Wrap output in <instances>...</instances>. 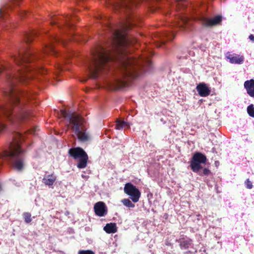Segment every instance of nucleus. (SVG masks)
Returning a JSON list of instances; mask_svg holds the SVG:
<instances>
[{"label": "nucleus", "mask_w": 254, "mask_h": 254, "mask_svg": "<svg viewBox=\"0 0 254 254\" xmlns=\"http://www.w3.org/2000/svg\"><path fill=\"white\" fill-rule=\"evenodd\" d=\"M113 46L118 49L115 54L102 46L98 47L93 54V59L88 68L93 78L97 74L112 64H116L120 70V74L116 81V88L121 89L127 84L126 78H135L144 72L149 71L151 62L146 58L140 60L132 59L123 53L121 49L127 42L122 30L116 29L113 32Z\"/></svg>", "instance_id": "nucleus-1"}, {"label": "nucleus", "mask_w": 254, "mask_h": 254, "mask_svg": "<svg viewBox=\"0 0 254 254\" xmlns=\"http://www.w3.org/2000/svg\"><path fill=\"white\" fill-rule=\"evenodd\" d=\"M26 70H28V67H26L23 71L19 69L16 75L9 77L8 82L11 87L6 92L8 98V103L0 107V131L2 130L5 127L3 123V118L15 124L24 121L30 116V113L23 108L22 104L19 102L20 95L23 96L24 93L14 89L12 87L14 85L13 80L23 81L25 80Z\"/></svg>", "instance_id": "nucleus-2"}, {"label": "nucleus", "mask_w": 254, "mask_h": 254, "mask_svg": "<svg viewBox=\"0 0 254 254\" xmlns=\"http://www.w3.org/2000/svg\"><path fill=\"white\" fill-rule=\"evenodd\" d=\"M23 137L21 134L16 133L13 142L9 146V150H4L0 153V159L9 160L12 167L18 171H22L25 166L23 150L20 144Z\"/></svg>", "instance_id": "nucleus-3"}, {"label": "nucleus", "mask_w": 254, "mask_h": 254, "mask_svg": "<svg viewBox=\"0 0 254 254\" xmlns=\"http://www.w3.org/2000/svg\"><path fill=\"white\" fill-rule=\"evenodd\" d=\"M61 115L68 122V126L81 141L88 140L89 136L84 127V120L74 112L67 113L65 110L61 111Z\"/></svg>", "instance_id": "nucleus-4"}, {"label": "nucleus", "mask_w": 254, "mask_h": 254, "mask_svg": "<svg viewBox=\"0 0 254 254\" xmlns=\"http://www.w3.org/2000/svg\"><path fill=\"white\" fill-rule=\"evenodd\" d=\"M69 155L74 159L79 158L78 164V168H84L87 166V162L88 159L86 153L80 148H73L69 149Z\"/></svg>", "instance_id": "nucleus-5"}, {"label": "nucleus", "mask_w": 254, "mask_h": 254, "mask_svg": "<svg viewBox=\"0 0 254 254\" xmlns=\"http://www.w3.org/2000/svg\"><path fill=\"white\" fill-rule=\"evenodd\" d=\"M206 157L200 152L195 153L190 161V168L192 171L195 173H198L202 168L201 164H205L206 162Z\"/></svg>", "instance_id": "nucleus-6"}, {"label": "nucleus", "mask_w": 254, "mask_h": 254, "mask_svg": "<svg viewBox=\"0 0 254 254\" xmlns=\"http://www.w3.org/2000/svg\"><path fill=\"white\" fill-rule=\"evenodd\" d=\"M34 53L30 51H27L24 54H19L18 56H14V60L17 64H24V67L26 66L25 64L31 62L35 59Z\"/></svg>", "instance_id": "nucleus-7"}, {"label": "nucleus", "mask_w": 254, "mask_h": 254, "mask_svg": "<svg viewBox=\"0 0 254 254\" xmlns=\"http://www.w3.org/2000/svg\"><path fill=\"white\" fill-rule=\"evenodd\" d=\"M124 191L130 196V198L134 202H137L140 197V192L131 183H127L124 187Z\"/></svg>", "instance_id": "nucleus-8"}, {"label": "nucleus", "mask_w": 254, "mask_h": 254, "mask_svg": "<svg viewBox=\"0 0 254 254\" xmlns=\"http://www.w3.org/2000/svg\"><path fill=\"white\" fill-rule=\"evenodd\" d=\"M200 21L204 26H211L219 23L221 21V17L218 15L213 18H208L202 16L200 18Z\"/></svg>", "instance_id": "nucleus-9"}, {"label": "nucleus", "mask_w": 254, "mask_h": 254, "mask_svg": "<svg viewBox=\"0 0 254 254\" xmlns=\"http://www.w3.org/2000/svg\"><path fill=\"white\" fill-rule=\"evenodd\" d=\"M94 212L96 215L102 217L107 213V208L102 201L96 203L94 206Z\"/></svg>", "instance_id": "nucleus-10"}, {"label": "nucleus", "mask_w": 254, "mask_h": 254, "mask_svg": "<svg viewBox=\"0 0 254 254\" xmlns=\"http://www.w3.org/2000/svg\"><path fill=\"white\" fill-rule=\"evenodd\" d=\"M226 57L231 64H241L244 61V57L243 56L237 54H231L229 53H227Z\"/></svg>", "instance_id": "nucleus-11"}, {"label": "nucleus", "mask_w": 254, "mask_h": 254, "mask_svg": "<svg viewBox=\"0 0 254 254\" xmlns=\"http://www.w3.org/2000/svg\"><path fill=\"white\" fill-rule=\"evenodd\" d=\"M199 95L201 97H206L210 93V89L204 83H200L196 87Z\"/></svg>", "instance_id": "nucleus-12"}, {"label": "nucleus", "mask_w": 254, "mask_h": 254, "mask_svg": "<svg viewBox=\"0 0 254 254\" xmlns=\"http://www.w3.org/2000/svg\"><path fill=\"white\" fill-rule=\"evenodd\" d=\"M132 0H119L118 2L111 3L112 6L116 9L121 8L123 10L129 9L130 6L129 4Z\"/></svg>", "instance_id": "nucleus-13"}, {"label": "nucleus", "mask_w": 254, "mask_h": 254, "mask_svg": "<svg viewBox=\"0 0 254 254\" xmlns=\"http://www.w3.org/2000/svg\"><path fill=\"white\" fill-rule=\"evenodd\" d=\"M244 87L247 93L252 97H254V80H247L244 83Z\"/></svg>", "instance_id": "nucleus-14"}, {"label": "nucleus", "mask_w": 254, "mask_h": 254, "mask_svg": "<svg viewBox=\"0 0 254 254\" xmlns=\"http://www.w3.org/2000/svg\"><path fill=\"white\" fill-rule=\"evenodd\" d=\"M180 21L177 24L178 27L181 30L184 31H187L188 28L190 25L188 23V18L186 16H181Z\"/></svg>", "instance_id": "nucleus-15"}, {"label": "nucleus", "mask_w": 254, "mask_h": 254, "mask_svg": "<svg viewBox=\"0 0 254 254\" xmlns=\"http://www.w3.org/2000/svg\"><path fill=\"white\" fill-rule=\"evenodd\" d=\"M57 177L54 174L47 175L45 176L43 179V183L46 185L51 186L55 183Z\"/></svg>", "instance_id": "nucleus-16"}, {"label": "nucleus", "mask_w": 254, "mask_h": 254, "mask_svg": "<svg viewBox=\"0 0 254 254\" xmlns=\"http://www.w3.org/2000/svg\"><path fill=\"white\" fill-rule=\"evenodd\" d=\"M103 229L108 234L115 233L117 231L116 224L113 223L107 224Z\"/></svg>", "instance_id": "nucleus-17"}, {"label": "nucleus", "mask_w": 254, "mask_h": 254, "mask_svg": "<svg viewBox=\"0 0 254 254\" xmlns=\"http://www.w3.org/2000/svg\"><path fill=\"white\" fill-rule=\"evenodd\" d=\"M130 124L129 123L125 122L124 121L118 120L117 121L116 124V128L117 129H121L123 128H129Z\"/></svg>", "instance_id": "nucleus-18"}, {"label": "nucleus", "mask_w": 254, "mask_h": 254, "mask_svg": "<svg viewBox=\"0 0 254 254\" xmlns=\"http://www.w3.org/2000/svg\"><path fill=\"white\" fill-rule=\"evenodd\" d=\"M59 41V40L56 37L52 38L51 43L46 46V49L45 50V52H51L53 54L55 53L56 51L54 49L53 42L54 41L58 42Z\"/></svg>", "instance_id": "nucleus-19"}, {"label": "nucleus", "mask_w": 254, "mask_h": 254, "mask_svg": "<svg viewBox=\"0 0 254 254\" xmlns=\"http://www.w3.org/2000/svg\"><path fill=\"white\" fill-rule=\"evenodd\" d=\"M180 246L181 249L186 250L193 246L192 241L190 239L184 240L180 242Z\"/></svg>", "instance_id": "nucleus-20"}, {"label": "nucleus", "mask_w": 254, "mask_h": 254, "mask_svg": "<svg viewBox=\"0 0 254 254\" xmlns=\"http://www.w3.org/2000/svg\"><path fill=\"white\" fill-rule=\"evenodd\" d=\"M163 37H167L168 38V39L169 40H171L173 39L174 37V33H165L163 36H161L160 37V43L158 44L157 45V47H160L161 45L164 44L165 43V40L163 38Z\"/></svg>", "instance_id": "nucleus-21"}, {"label": "nucleus", "mask_w": 254, "mask_h": 254, "mask_svg": "<svg viewBox=\"0 0 254 254\" xmlns=\"http://www.w3.org/2000/svg\"><path fill=\"white\" fill-rule=\"evenodd\" d=\"M122 202L123 204L129 208H133L134 207V204H133L131 201L128 198H125L122 200Z\"/></svg>", "instance_id": "nucleus-22"}, {"label": "nucleus", "mask_w": 254, "mask_h": 254, "mask_svg": "<svg viewBox=\"0 0 254 254\" xmlns=\"http://www.w3.org/2000/svg\"><path fill=\"white\" fill-rule=\"evenodd\" d=\"M247 112L250 117L254 118V106L253 104H251L248 107Z\"/></svg>", "instance_id": "nucleus-23"}, {"label": "nucleus", "mask_w": 254, "mask_h": 254, "mask_svg": "<svg viewBox=\"0 0 254 254\" xmlns=\"http://www.w3.org/2000/svg\"><path fill=\"white\" fill-rule=\"evenodd\" d=\"M25 222L26 223H29L32 221L31 215L30 213L25 212L23 214Z\"/></svg>", "instance_id": "nucleus-24"}, {"label": "nucleus", "mask_w": 254, "mask_h": 254, "mask_svg": "<svg viewBox=\"0 0 254 254\" xmlns=\"http://www.w3.org/2000/svg\"><path fill=\"white\" fill-rule=\"evenodd\" d=\"M78 254H95L91 250H80L78 251Z\"/></svg>", "instance_id": "nucleus-25"}, {"label": "nucleus", "mask_w": 254, "mask_h": 254, "mask_svg": "<svg viewBox=\"0 0 254 254\" xmlns=\"http://www.w3.org/2000/svg\"><path fill=\"white\" fill-rule=\"evenodd\" d=\"M245 184L247 188L249 189H251L253 188V185L252 182L249 179H247Z\"/></svg>", "instance_id": "nucleus-26"}, {"label": "nucleus", "mask_w": 254, "mask_h": 254, "mask_svg": "<svg viewBox=\"0 0 254 254\" xmlns=\"http://www.w3.org/2000/svg\"><path fill=\"white\" fill-rule=\"evenodd\" d=\"M210 173V171L209 170H208L207 168H204L203 169L202 172H199V175H208Z\"/></svg>", "instance_id": "nucleus-27"}, {"label": "nucleus", "mask_w": 254, "mask_h": 254, "mask_svg": "<svg viewBox=\"0 0 254 254\" xmlns=\"http://www.w3.org/2000/svg\"><path fill=\"white\" fill-rule=\"evenodd\" d=\"M34 34V33L27 34V41H26L27 42H28L31 40L32 37L33 36V35Z\"/></svg>", "instance_id": "nucleus-28"}, {"label": "nucleus", "mask_w": 254, "mask_h": 254, "mask_svg": "<svg viewBox=\"0 0 254 254\" xmlns=\"http://www.w3.org/2000/svg\"><path fill=\"white\" fill-rule=\"evenodd\" d=\"M249 39L251 41H252L253 42H254V35H253V34H251L250 36H249Z\"/></svg>", "instance_id": "nucleus-29"}, {"label": "nucleus", "mask_w": 254, "mask_h": 254, "mask_svg": "<svg viewBox=\"0 0 254 254\" xmlns=\"http://www.w3.org/2000/svg\"><path fill=\"white\" fill-rule=\"evenodd\" d=\"M5 68V67L4 66H3V65L1 64L0 65V72L2 70H3Z\"/></svg>", "instance_id": "nucleus-30"}, {"label": "nucleus", "mask_w": 254, "mask_h": 254, "mask_svg": "<svg viewBox=\"0 0 254 254\" xmlns=\"http://www.w3.org/2000/svg\"><path fill=\"white\" fill-rule=\"evenodd\" d=\"M51 24H57V20H56V19H53V20L51 21Z\"/></svg>", "instance_id": "nucleus-31"}, {"label": "nucleus", "mask_w": 254, "mask_h": 254, "mask_svg": "<svg viewBox=\"0 0 254 254\" xmlns=\"http://www.w3.org/2000/svg\"><path fill=\"white\" fill-rule=\"evenodd\" d=\"M65 23H66V24L68 26H70V24L69 23H68V21H67V19H66L65 21Z\"/></svg>", "instance_id": "nucleus-32"}, {"label": "nucleus", "mask_w": 254, "mask_h": 254, "mask_svg": "<svg viewBox=\"0 0 254 254\" xmlns=\"http://www.w3.org/2000/svg\"><path fill=\"white\" fill-rule=\"evenodd\" d=\"M1 190V186L0 185V191Z\"/></svg>", "instance_id": "nucleus-33"}, {"label": "nucleus", "mask_w": 254, "mask_h": 254, "mask_svg": "<svg viewBox=\"0 0 254 254\" xmlns=\"http://www.w3.org/2000/svg\"><path fill=\"white\" fill-rule=\"evenodd\" d=\"M127 27H125V28H124V29H127Z\"/></svg>", "instance_id": "nucleus-34"}]
</instances>
